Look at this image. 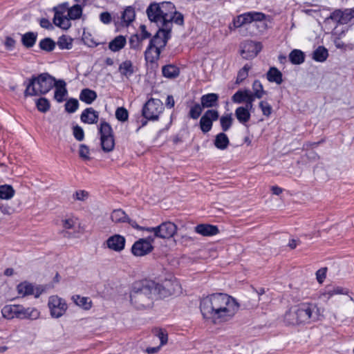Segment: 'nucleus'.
Masks as SVG:
<instances>
[{
    "label": "nucleus",
    "instance_id": "nucleus-57",
    "mask_svg": "<svg viewBox=\"0 0 354 354\" xmlns=\"http://www.w3.org/2000/svg\"><path fill=\"white\" fill-rule=\"evenodd\" d=\"M90 150L88 146L86 145L82 144L80 145L79 149V156L84 160H89L91 159L90 157Z\"/></svg>",
    "mask_w": 354,
    "mask_h": 354
},
{
    "label": "nucleus",
    "instance_id": "nucleus-8",
    "mask_svg": "<svg viewBox=\"0 0 354 354\" xmlns=\"http://www.w3.org/2000/svg\"><path fill=\"white\" fill-rule=\"evenodd\" d=\"M171 27L163 26L159 28L155 35L150 39L149 46L146 49V54L149 53V50H153L154 46L165 48L171 37Z\"/></svg>",
    "mask_w": 354,
    "mask_h": 354
},
{
    "label": "nucleus",
    "instance_id": "nucleus-27",
    "mask_svg": "<svg viewBox=\"0 0 354 354\" xmlns=\"http://www.w3.org/2000/svg\"><path fill=\"white\" fill-rule=\"evenodd\" d=\"M252 107L245 106H239L235 111V115L237 120L241 123H245L248 122L250 119V110Z\"/></svg>",
    "mask_w": 354,
    "mask_h": 354
},
{
    "label": "nucleus",
    "instance_id": "nucleus-37",
    "mask_svg": "<svg viewBox=\"0 0 354 354\" xmlns=\"http://www.w3.org/2000/svg\"><path fill=\"white\" fill-rule=\"evenodd\" d=\"M15 191L10 185L0 186V199L9 200L13 197Z\"/></svg>",
    "mask_w": 354,
    "mask_h": 354
},
{
    "label": "nucleus",
    "instance_id": "nucleus-13",
    "mask_svg": "<svg viewBox=\"0 0 354 354\" xmlns=\"http://www.w3.org/2000/svg\"><path fill=\"white\" fill-rule=\"evenodd\" d=\"M353 8L344 10H336L330 15V19L339 24H346L354 18Z\"/></svg>",
    "mask_w": 354,
    "mask_h": 354
},
{
    "label": "nucleus",
    "instance_id": "nucleus-26",
    "mask_svg": "<svg viewBox=\"0 0 354 354\" xmlns=\"http://www.w3.org/2000/svg\"><path fill=\"white\" fill-rule=\"evenodd\" d=\"M214 145L218 149L225 150L230 145V140L225 133L221 132L216 136Z\"/></svg>",
    "mask_w": 354,
    "mask_h": 354
},
{
    "label": "nucleus",
    "instance_id": "nucleus-30",
    "mask_svg": "<svg viewBox=\"0 0 354 354\" xmlns=\"http://www.w3.org/2000/svg\"><path fill=\"white\" fill-rule=\"evenodd\" d=\"M97 95L95 91L89 88H84L80 94V100L87 104H91L97 98Z\"/></svg>",
    "mask_w": 354,
    "mask_h": 354
},
{
    "label": "nucleus",
    "instance_id": "nucleus-49",
    "mask_svg": "<svg viewBox=\"0 0 354 354\" xmlns=\"http://www.w3.org/2000/svg\"><path fill=\"white\" fill-rule=\"evenodd\" d=\"M253 93L252 95L254 99L261 98L264 93L262 84L259 80H255L252 84Z\"/></svg>",
    "mask_w": 354,
    "mask_h": 354
},
{
    "label": "nucleus",
    "instance_id": "nucleus-5",
    "mask_svg": "<svg viewBox=\"0 0 354 354\" xmlns=\"http://www.w3.org/2000/svg\"><path fill=\"white\" fill-rule=\"evenodd\" d=\"M100 145L104 152H111L115 147L113 131L109 123L102 121L98 127Z\"/></svg>",
    "mask_w": 354,
    "mask_h": 354
},
{
    "label": "nucleus",
    "instance_id": "nucleus-15",
    "mask_svg": "<svg viewBox=\"0 0 354 354\" xmlns=\"http://www.w3.org/2000/svg\"><path fill=\"white\" fill-rule=\"evenodd\" d=\"M147 17L151 22L160 23L163 27L164 17L160 12V4L156 2L150 3L146 10Z\"/></svg>",
    "mask_w": 354,
    "mask_h": 354
},
{
    "label": "nucleus",
    "instance_id": "nucleus-56",
    "mask_svg": "<svg viewBox=\"0 0 354 354\" xmlns=\"http://www.w3.org/2000/svg\"><path fill=\"white\" fill-rule=\"evenodd\" d=\"M245 15V13L240 15L233 20V24L234 28H239L241 27L242 26L249 24L248 18Z\"/></svg>",
    "mask_w": 354,
    "mask_h": 354
},
{
    "label": "nucleus",
    "instance_id": "nucleus-40",
    "mask_svg": "<svg viewBox=\"0 0 354 354\" xmlns=\"http://www.w3.org/2000/svg\"><path fill=\"white\" fill-rule=\"evenodd\" d=\"M56 44L61 50H70L73 47V39L70 37L63 35L58 38Z\"/></svg>",
    "mask_w": 354,
    "mask_h": 354
},
{
    "label": "nucleus",
    "instance_id": "nucleus-32",
    "mask_svg": "<svg viewBox=\"0 0 354 354\" xmlns=\"http://www.w3.org/2000/svg\"><path fill=\"white\" fill-rule=\"evenodd\" d=\"M245 14L249 24L254 23L255 25L259 27L257 24L258 22H261L263 24V28L265 27L264 20L266 19V15L264 13L259 12H245Z\"/></svg>",
    "mask_w": 354,
    "mask_h": 354
},
{
    "label": "nucleus",
    "instance_id": "nucleus-48",
    "mask_svg": "<svg viewBox=\"0 0 354 354\" xmlns=\"http://www.w3.org/2000/svg\"><path fill=\"white\" fill-rule=\"evenodd\" d=\"M17 291L24 296L30 295L34 293V288L30 283H21L17 286Z\"/></svg>",
    "mask_w": 354,
    "mask_h": 354
},
{
    "label": "nucleus",
    "instance_id": "nucleus-50",
    "mask_svg": "<svg viewBox=\"0 0 354 354\" xmlns=\"http://www.w3.org/2000/svg\"><path fill=\"white\" fill-rule=\"evenodd\" d=\"M37 109L42 113L47 112L50 107L49 101L45 97H40L36 101Z\"/></svg>",
    "mask_w": 354,
    "mask_h": 354
},
{
    "label": "nucleus",
    "instance_id": "nucleus-53",
    "mask_svg": "<svg viewBox=\"0 0 354 354\" xmlns=\"http://www.w3.org/2000/svg\"><path fill=\"white\" fill-rule=\"evenodd\" d=\"M168 21L172 24V22L175 24L183 26L184 24V17L183 15L176 10L174 12L173 15L168 19Z\"/></svg>",
    "mask_w": 354,
    "mask_h": 354
},
{
    "label": "nucleus",
    "instance_id": "nucleus-62",
    "mask_svg": "<svg viewBox=\"0 0 354 354\" xmlns=\"http://www.w3.org/2000/svg\"><path fill=\"white\" fill-rule=\"evenodd\" d=\"M53 10L55 12L53 23L55 26L59 27L65 16H62V12H59L57 8H54Z\"/></svg>",
    "mask_w": 354,
    "mask_h": 354
},
{
    "label": "nucleus",
    "instance_id": "nucleus-55",
    "mask_svg": "<svg viewBox=\"0 0 354 354\" xmlns=\"http://www.w3.org/2000/svg\"><path fill=\"white\" fill-rule=\"evenodd\" d=\"M115 118L120 122H125L128 120V111L124 107H118L115 111Z\"/></svg>",
    "mask_w": 354,
    "mask_h": 354
},
{
    "label": "nucleus",
    "instance_id": "nucleus-9",
    "mask_svg": "<svg viewBox=\"0 0 354 354\" xmlns=\"http://www.w3.org/2000/svg\"><path fill=\"white\" fill-rule=\"evenodd\" d=\"M147 231L153 232L156 237L170 239L176 233L177 226L174 223L167 221L161 223L156 227L147 229Z\"/></svg>",
    "mask_w": 354,
    "mask_h": 354
},
{
    "label": "nucleus",
    "instance_id": "nucleus-52",
    "mask_svg": "<svg viewBox=\"0 0 354 354\" xmlns=\"http://www.w3.org/2000/svg\"><path fill=\"white\" fill-rule=\"evenodd\" d=\"M79 102L77 99L71 98L65 104V109L68 113H72L78 109Z\"/></svg>",
    "mask_w": 354,
    "mask_h": 354
},
{
    "label": "nucleus",
    "instance_id": "nucleus-11",
    "mask_svg": "<svg viewBox=\"0 0 354 354\" xmlns=\"http://www.w3.org/2000/svg\"><path fill=\"white\" fill-rule=\"evenodd\" d=\"M219 118V113L216 109H208L201 116L199 122L200 129L204 133L209 132L212 128L214 121Z\"/></svg>",
    "mask_w": 354,
    "mask_h": 354
},
{
    "label": "nucleus",
    "instance_id": "nucleus-10",
    "mask_svg": "<svg viewBox=\"0 0 354 354\" xmlns=\"http://www.w3.org/2000/svg\"><path fill=\"white\" fill-rule=\"evenodd\" d=\"M153 239L149 236L147 239H140L131 247V252L136 257H142L150 253L153 246L151 244Z\"/></svg>",
    "mask_w": 354,
    "mask_h": 354
},
{
    "label": "nucleus",
    "instance_id": "nucleus-17",
    "mask_svg": "<svg viewBox=\"0 0 354 354\" xmlns=\"http://www.w3.org/2000/svg\"><path fill=\"white\" fill-rule=\"evenodd\" d=\"M261 48L260 43L250 41L244 45L241 54L244 59H249L257 56Z\"/></svg>",
    "mask_w": 354,
    "mask_h": 354
},
{
    "label": "nucleus",
    "instance_id": "nucleus-31",
    "mask_svg": "<svg viewBox=\"0 0 354 354\" xmlns=\"http://www.w3.org/2000/svg\"><path fill=\"white\" fill-rule=\"evenodd\" d=\"M267 80L279 85L283 82L282 73L277 68L271 67L267 72Z\"/></svg>",
    "mask_w": 354,
    "mask_h": 354
},
{
    "label": "nucleus",
    "instance_id": "nucleus-46",
    "mask_svg": "<svg viewBox=\"0 0 354 354\" xmlns=\"http://www.w3.org/2000/svg\"><path fill=\"white\" fill-rule=\"evenodd\" d=\"M153 48L155 49V50H154L155 55H154L152 54V50H149V52L148 54H146V51L145 52V58L147 62L153 63L156 60H158L160 57L161 50L164 48L160 47V46H154Z\"/></svg>",
    "mask_w": 354,
    "mask_h": 354
},
{
    "label": "nucleus",
    "instance_id": "nucleus-41",
    "mask_svg": "<svg viewBox=\"0 0 354 354\" xmlns=\"http://www.w3.org/2000/svg\"><path fill=\"white\" fill-rule=\"evenodd\" d=\"M39 46L42 50L51 52L55 49L56 43L51 38L46 37L39 41Z\"/></svg>",
    "mask_w": 354,
    "mask_h": 354
},
{
    "label": "nucleus",
    "instance_id": "nucleus-39",
    "mask_svg": "<svg viewBox=\"0 0 354 354\" xmlns=\"http://www.w3.org/2000/svg\"><path fill=\"white\" fill-rule=\"evenodd\" d=\"M111 218L114 223H126L128 219V216L125 212L121 209H115L111 215Z\"/></svg>",
    "mask_w": 354,
    "mask_h": 354
},
{
    "label": "nucleus",
    "instance_id": "nucleus-61",
    "mask_svg": "<svg viewBox=\"0 0 354 354\" xmlns=\"http://www.w3.org/2000/svg\"><path fill=\"white\" fill-rule=\"evenodd\" d=\"M73 133L75 138L78 141H82L84 138V132L83 129L78 126H74L73 128Z\"/></svg>",
    "mask_w": 354,
    "mask_h": 354
},
{
    "label": "nucleus",
    "instance_id": "nucleus-43",
    "mask_svg": "<svg viewBox=\"0 0 354 354\" xmlns=\"http://www.w3.org/2000/svg\"><path fill=\"white\" fill-rule=\"evenodd\" d=\"M203 108L202 106L198 103L195 102L189 109V111L188 112V117L189 118L197 120L201 115L203 112Z\"/></svg>",
    "mask_w": 354,
    "mask_h": 354
},
{
    "label": "nucleus",
    "instance_id": "nucleus-23",
    "mask_svg": "<svg viewBox=\"0 0 354 354\" xmlns=\"http://www.w3.org/2000/svg\"><path fill=\"white\" fill-rule=\"evenodd\" d=\"M82 122L87 124H96L99 119V113L93 108H86L80 115Z\"/></svg>",
    "mask_w": 354,
    "mask_h": 354
},
{
    "label": "nucleus",
    "instance_id": "nucleus-29",
    "mask_svg": "<svg viewBox=\"0 0 354 354\" xmlns=\"http://www.w3.org/2000/svg\"><path fill=\"white\" fill-rule=\"evenodd\" d=\"M126 43V38L122 35H118L109 42V48L113 52H118L125 46Z\"/></svg>",
    "mask_w": 354,
    "mask_h": 354
},
{
    "label": "nucleus",
    "instance_id": "nucleus-6",
    "mask_svg": "<svg viewBox=\"0 0 354 354\" xmlns=\"http://www.w3.org/2000/svg\"><path fill=\"white\" fill-rule=\"evenodd\" d=\"M164 110L162 101L159 99L150 98L143 106L142 116L148 120H157Z\"/></svg>",
    "mask_w": 354,
    "mask_h": 354
},
{
    "label": "nucleus",
    "instance_id": "nucleus-64",
    "mask_svg": "<svg viewBox=\"0 0 354 354\" xmlns=\"http://www.w3.org/2000/svg\"><path fill=\"white\" fill-rule=\"evenodd\" d=\"M75 221L73 218H66L62 220V227L65 230H71L74 227Z\"/></svg>",
    "mask_w": 354,
    "mask_h": 354
},
{
    "label": "nucleus",
    "instance_id": "nucleus-44",
    "mask_svg": "<svg viewBox=\"0 0 354 354\" xmlns=\"http://www.w3.org/2000/svg\"><path fill=\"white\" fill-rule=\"evenodd\" d=\"M73 299L77 306L85 310H88L91 308V301L88 297H82L80 295H75L73 297Z\"/></svg>",
    "mask_w": 354,
    "mask_h": 354
},
{
    "label": "nucleus",
    "instance_id": "nucleus-22",
    "mask_svg": "<svg viewBox=\"0 0 354 354\" xmlns=\"http://www.w3.org/2000/svg\"><path fill=\"white\" fill-rule=\"evenodd\" d=\"M219 96L216 93H211L203 95L201 97V105L203 109L216 107L218 105Z\"/></svg>",
    "mask_w": 354,
    "mask_h": 354
},
{
    "label": "nucleus",
    "instance_id": "nucleus-14",
    "mask_svg": "<svg viewBox=\"0 0 354 354\" xmlns=\"http://www.w3.org/2000/svg\"><path fill=\"white\" fill-rule=\"evenodd\" d=\"M232 100L234 103L245 102V106L252 107V102L254 100L252 92L248 89L239 90L232 97Z\"/></svg>",
    "mask_w": 354,
    "mask_h": 354
},
{
    "label": "nucleus",
    "instance_id": "nucleus-42",
    "mask_svg": "<svg viewBox=\"0 0 354 354\" xmlns=\"http://www.w3.org/2000/svg\"><path fill=\"white\" fill-rule=\"evenodd\" d=\"M328 56V50L324 46H319L313 53V59L319 62H324Z\"/></svg>",
    "mask_w": 354,
    "mask_h": 354
},
{
    "label": "nucleus",
    "instance_id": "nucleus-58",
    "mask_svg": "<svg viewBox=\"0 0 354 354\" xmlns=\"http://www.w3.org/2000/svg\"><path fill=\"white\" fill-rule=\"evenodd\" d=\"M156 335L160 339V346L165 345L168 341V335L165 330L159 328L156 330Z\"/></svg>",
    "mask_w": 354,
    "mask_h": 354
},
{
    "label": "nucleus",
    "instance_id": "nucleus-12",
    "mask_svg": "<svg viewBox=\"0 0 354 354\" xmlns=\"http://www.w3.org/2000/svg\"><path fill=\"white\" fill-rule=\"evenodd\" d=\"M48 307L51 316L55 318L62 316L67 308L65 301L57 296H51L49 298Z\"/></svg>",
    "mask_w": 354,
    "mask_h": 354
},
{
    "label": "nucleus",
    "instance_id": "nucleus-54",
    "mask_svg": "<svg viewBox=\"0 0 354 354\" xmlns=\"http://www.w3.org/2000/svg\"><path fill=\"white\" fill-rule=\"evenodd\" d=\"M250 69V66L246 64L241 70H239L236 82L239 84L242 82L248 76V71Z\"/></svg>",
    "mask_w": 354,
    "mask_h": 354
},
{
    "label": "nucleus",
    "instance_id": "nucleus-60",
    "mask_svg": "<svg viewBox=\"0 0 354 354\" xmlns=\"http://www.w3.org/2000/svg\"><path fill=\"white\" fill-rule=\"evenodd\" d=\"M89 194L85 190L76 191L73 195V198L75 201H84L88 198Z\"/></svg>",
    "mask_w": 354,
    "mask_h": 354
},
{
    "label": "nucleus",
    "instance_id": "nucleus-18",
    "mask_svg": "<svg viewBox=\"0 0 354 354\" xmlns=\"http://www.w3.org/2000/svg\"><path fill=\"white\" fill-rule=\"evenodd\" d=\"M348 290L347 288L337 286H328L325 289L321 292L319 298L330 299L332 297L336 295H347Z\"/></svg>",
    "mask_w": 354,
    "mask_h": 354
},
{
    "label": "nucleus",
    "instance_id": "nucleus-2",
    "mask_svg": "<svg viewBox=\"0 0 354 354\" xmlns=\"http://www.w3.org/2000/svg\"><path fill=\"white\" fill-rule=\"evenodd\" d=\"M317 304L304 302L290 306L282 315V322L288 326H299L317 322L322 317Z\"/></svg>",
    "mask_w": 354,
    "mask_h": 354
},
{
    "label": "nucleus",
    "instance_id": "nucleus-3",
    "mask_svg": "<svg viewBox=\"0 0 354 354\" xmlns=\"http://www.w3.org/2000/svg\"><path fill=\"white\" fill-rule=\"evenodd\" d=\"M156 288L154 281L145 280L133 284L130 293V301L138 309L150 308L153 303V289Z\"/></svg>",
    "mask_w": 354,
    "mask_h": 354
},
{
    "label": "nucleus",
    "instance_id": "nucleus-25",
    "mask_svg": "<svg viewBox=\"0 0 354 354\" xmlns=\"http://www.w3.org/2000/svg\"><path fill=\"white\" fill-rule=\"evenodd\" d=\"M195 232L205 236H214L219 232L216 225L210 224H199L195 227Z\"/></svg>",
    "mask_w": 354,
    "mask_h": 354
},
{
    "label": "nucleus",
    "instance_id": "nucleus-7",
    "mask_svg": "<svg viewBox=\"0 0 354 354\" xmlns=\"http://www.w3.org/2000/svg\"><path fill=\"white\" fill-rule=\"evenodd\" d=\"M179 286L176 280L165 279L161 283H156V288L153 289V292L159 297L165 298L176 294L179 289Z\"/></svg>",
    "mask_w": 354,
    "mask_h": 354
},
{
    "label": "nucleus",
    "instance_id": "nucleus-35",
    "mask_svg": "<svg viewBox=\"0 0 354 354\" xmlns=\"http://www.w3.org/2000/svg\"><path fill=\"white\" fill-rule=\"evenodd\" d=\"M136 17L135 9L132 6H127L122 13L121 19L126 26H129L134 21Z\"/></svg>",
    "mask_w": 354,
    "mask_h": 354
},
{
    "label": "nucleus",
    "instance_id": "nucleus-33",
    "mask_svg": "<svg viewBox=\"0 0 354 354\" xmlns=\"http://www.w3.org/2000/svg\"><path fill=\"white\" fill-rule=\"evenodd\" d=\"M37 32H28L21 36V43L27 48H32L36 43Z\"/></svg>",
    "mask_w": 354,
    "mask_h": 354
},
{
    "label": "nucleus",
    "instance_id": "nucleus-19",
    "mask_svg": "<svg viewBox=\"0 0 354 354\" xmlns=\"http://www.w3.org/2000/svg\"><path fill=\"white\" fill-rule=\"evenodd\" d=\"M353 299L351 296L343 299L339 305L337 306V309L334 313L335 318L338 316H347L350 315L349 308L353 307Z\"/></svg>",
    "mask_w": 354,
    "mask_h": 354
},
{
    "label": "nucleus",
    "instance_id": "nucleus-45",
    "mask_svg": "<svg viewBox=\"0 0 354 354\" xmlns=\"http://www.w3.org/2000/svg\"><path fill=\"white\" fill-rule=\"evenodd\" d=\"M233 123V118L232 117V114H226L220 118V124L221 129L223 133L227 131L230 127H232Z\"/></svg>",
    "mask_w": 354,
    "mask_h": 354
},
{
    "label": "nucleus",
    "instance_id": "nucleus-21",
    "mask_svg": "<svg viewBox=\"0 0 354 354\" xmlns=\"http://www.w3.org/2000/svg\"><path fill=\"white\" fill-rule=\"evenodd\" d=\"M17 318L36 319L39 317V313L35 308H24L22 306L17 305Z\"/></svg>",
    "mask_w": 354,
    "mask_h": 354
},
{
    "label": "nucleus",
    "instance_id": "nucleus-47",
    "mask_svg": "<svg viewBox=\"0 0 354 354\" xmlns=\"http://www.w3.org/2000/svg\"><path fill=\"white\" fill-rule=\"evenodd\" d=\"M82 8L80 5L75 4L68 10V15L71 19H77L81 17Z\"/></svg>",
    "mask_w": 354,
    "mask_h": 354
},
{
    "label": "nucleus",
    "instance_id": "nucleus-63",
    "mask_svg": "<svg viewBox=\"0 0 354 354\" xmlns=\"http://www.w3.org/2000/svg\"><path fill=\"white\" fill-rule=\"evenodd\" d=\"M326 268H321L316 272L317 280L319 283H322L326 276Z\"/></svg>",
    "mask_w": 354,
    "mask_h": 354
},
{
    "label": "nucleus",
    "instance_id": "nucleus-36",
    "mask_svg": "<svg viewBox=\"0 0 354 354\" xmlns=\"http://www.w3.org/2000/svg\"><path fill=\"white\" fill-rule=\"evenodd\" d=\"M289 59L293 64H301L304 62V53L298 49H295L289 54Z\"/></svg>",
    "mask_w": 354,
    "mask_h": 354
},
{
    "label": "nucleus",
    "instance_id": "nucleus-28",
    "mask_svg": "<svg viewBox=\"0 0 354 354\" xmlns=\"http://www.w3.org/2000/svg\"><path fill=\"white\" fill-rule=\"evenodd\" d=\"M118 71L121 75L129 79L134 73V67L131 60H125L122 62L118 68Z\"/></svg>",
    "mask_w": 354,
    "mask_h": 354
},
{
    "label": "nucleus",
    "instance_id": "nucleus-20",
    "mask_svg": "<svg viewBox=\"0 0 354 354\" xmlns=\"http://www.w3.org/2000/svg\"><path fill=\"white\" fill-rule=\"evenodd\" d=\"M160 8V12L164 17L163 26L171 27V24L168 21V19L176 10L174 3L169 1H163L159 3Z\"/></svg>",
    "mask_w": 354,
    "mask_h": 354
},
{
    "label": "nucleus",
    "instance_id": "nucleus-51",
    "mask_svg": "<svg viewBox=\"0 0 354 354\" xmlns=\"http://www.w3.org/2000/svg\"><path fill=\"white\" fill-rule=\"evenodd\" d=\"M142 40L138 34L133 35L129 39L130 48L134 50H140L141 49V43Z\"/></svg>",
    "mask_w": 354,
    "mask_h": 354
},
{
    "label": "nucleus",
    "instance_id": "nucleus-59",
    "mask_svg": "<svg viewBox=\"0 0 354 354\" xmlns=\"http://www.w3.org/2000/svg\"><path fill=\"white\" fill-rule=\"evenodd\" d=\"M344 33V30H342L340 33H338L337 27H335L333 30V35L334 36H336L334 39V43H335V46L337 48H343L345 47V44L340 40V37Z\"/></svg>",
    "mask_w": 354,
    "mask_h": 354
},
{
    "label": "nucleus",
    "instance_id": "nucleus-1",
    "mask_svg": "<svg viewBox=\"0 0 354 354\" xmlns=\"http://www.w3.org/2000/svg\"><path fill=\"white\" fill-rule=\"evenodd\" d=\"M239 309V304L232 297L224 293H214L203 298L200 310L205 319L218 324L231 319Z\"/></svg>",
    "mask_w": 354,
    "mask_h": 354
},
{
    "label": "nucleus",
    "instance_id": "nucleus-34",
    "mask_svg": "<svg viewBox=\"0 0 354 354\" xmlns=\"http://www.w3.org/2000/svg\"><path fill=\"white\" fill-rule=\"evenodd\" d=\"M162 72L165 77L174 79L179 75L180 69L174 65L169 64L162 67Z\"/></svg>",
    "mask_w": 354,
    "mask_h": 354
},
{
    "label": "nucleus",
    "instance_id": "nucleus-16",
    "mask_svg": "<svg viewBox=\"0 0 354 354\" xmlns=\"http://www.w3.org/2000/svg\"><path fill=\"white\" fill-rule=\"evenodd\" d=\"M125 243V238L120 234L111 236L106 241L107 248L118 252H120L124 249Z\"/></svg>",
    "mask_w": 354,
    "mask_h": 354
},
{
    "label": "nucleus",
    "instance_id": "nucleus-38",
    "mask_svg": "<svg viewBox=\"0 0 354 354\" xmlns=\"http://www.w3.org/2000/svg\"><path fill=\"white\" fill-rule=\"evenodd\" d=\"M17 305H6L5 306L2 310L1 313L4 318L8 319H11L15 317H17Z\"/></svg>",
    "mask_w": 354,
    "mask_h": 354
},
{
    "label": "nucleus",
    "instance_id": "nucleus-4",
    "mask_svg": "<svg viewBox=\"0 0 354 354\" xmlns=\"http://www.w3.org/2000/svg\"><path fill=\"white\" fill-rule=\"evenodd\" d=\"M56 79L48 73L32 75L24 82L26 86L24 97L45 95L54 86Z\"/></svg>",
    "mask_w": 354,
    "mask_h": 354
},
{
    "label": "nucleus",
    "instance_id": "nucleus-24",
    "mask_svg": "<svg viewBox=\"0 0 354 354\" xmlns=\"http://www.w3.org/2000/svg\"><path fill=\"white\" fill-rule=\"evenodd\" d=\"M66 84L63 80H56L54 86L55 87L54 97L58 102H62L68 93L66 88Z\"/></svg>",
    "mask_w": 354,
    "mask_h": 354
}]
</instances>
